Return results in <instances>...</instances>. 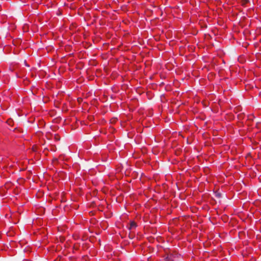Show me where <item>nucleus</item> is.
<instances>
[{
    "label": "nucleus",
    "instance_id": "nucleus-1",
    "mask_svg": "<svg viewBox=\"0 0 261 261\" xmlns=\"http://www.w3.org/2000/svg\"><path fill=\"white\" fill-rule=\"evenodd\" d=\"M165 261H173V256L172 254L167 255L165 258Z\"/></svg>",
    "mask_w": 261,
    "mask_h": 261
},
{
    "label": "nucleus",
    "instance_id": "nucleus-2",
    "mask_svg": "<svg viewBox=\"0 0 261 261\" xmlns=\"http://www.w3.org/2000/svg\"><path fill=\"white\" fill-rule=\"evenodd\" d=\"M136 226H137L136 223L134 221H132L130 223L129 229H132L135 228L136 227Z\"/></svg>",
    "mask_w": 261,
    "mask_h": 261
}]
</instances>
